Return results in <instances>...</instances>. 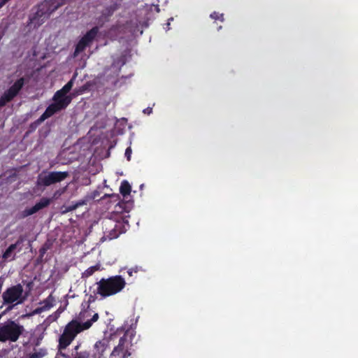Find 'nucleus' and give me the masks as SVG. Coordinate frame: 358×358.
Masks as SVG:
<instances>
[{
  "label": "nucleus",
  "instance_id": "nucleus-15",
  "mask_svg": "<svg viewBox=\"0 0 358 358\" xmlns=\"http://www.w3.org/2000/svg\"><path fill=\"white\" fill-rule=\"evenodd\" d=\"M131 187L127 180H123L121 182L120 187V192L123 196V199L127 200V198L130 196Z\"/></svg>",
  "mask_w": 358,
  "mask_h": 358
},
{
  "label": "nucleus",
  "instance_id": "nucleus-28",
  "mask_svg": "<svg viewBox=\"0 0 358 358\" xmlns=\"http://www.w3.org/2000/svg\"><path fill=\"white\" fill-rule=\"evenodd\" d=\"M138 271V268L136 267V268H129L128 270L127 273H128V275L129 276H131L133 273H136Z\"/></svg>",
  "mask_w": 358,
  "mask_h": 358
},
{
  "label": "nucleus",
  "instance_id": "nucleus-16",
  "mask_svg": "<svg viewBox=\"0 0 358 358\" xmlns=\"http://www.w3.org/2000/svg\"><path fill=\"white\" fill-rule=\"evenodd\" d=\"M93 199H94V196H86L84 199H81L77 201L74 205L69 206L68 210H73L79 206L86 205L88 201Z\"/></svg>",
  "mask_w": 358,
  "mask_h": 358
},
{
  "label": "nucleus",
  "instance_id": "nucleus-9",
  "mask_svg": "<svg viewBox=\"0 0 358 358\" xmlns=\"http://www.w3.org/2000/svg\"><path fill=\"white\" fill-rule=\"evenodd\" d=\"M99 33V27H94L81 38L76 46L75 54H79L92 43Z\"/></svg>",
  "mask_w": 358,
  "mask_h": 358
},
{
  "label": "nucleus",
  "instance_id": "nucleus-30",
  "mask_svg": "<svg viewBox=\"0 0 358 358\" xmlns=\"http://www.w3.org/2000/svg\"><path fill=\"white\" fill-rule=\"evenodd\" d=\"M48 250V248H45V246H43V248H41L40 249V250H39L41 255H42V256H43V255L45 253V252H46V250Z\"/></svg>",
  "mask_w": 358,
  "mask_h": 358
},
{
  "label": "nucleus",
  "instance_id": "nucleus-18",
  "mask_svg": "<svg viewBox=\"0 0 358 358\" xmlns=\"http://www.w3.org/2000/svg\"><path fill=\"white\" fill-rule=\"evenodd\" d=\"M107 348V343L106 341L104 340L103 341H98L96 342L94 345V348L96 350L99 354L103 355L104 351L106 350Z\"/></svg>",
  "mask_w": 358,
  "mask_h": 358
},
{
  "label": "nucleus",
  "instance_id": "nucleus-13",
  "mask_svg": "<svg viewBox=\"0 0 358 358\" xmlns=\"http://www.w3.org/2000/svg\"><path fill=\"white\" fill-rule=\"evenodd\" d=\"M134 201L131 199L124 200L119 201L115 206V212L117 213L122 214L123 213H129L133 208Z\"/></svg>",
  "mask_w": 358,
  "mask_h": 358
},
{
  "label": "nucleus",
  "instance_id": "nucleus-24",
  "mask_svg": "<svg viewBox=\"0 0 358 358\" xmlns=\"http://www.w3.org/2000/svg\"><path fill=\"white\" fill-rule=\"evenodd\" d=\"M74 358H90V353L87 351L77 352Z\"/></svg>",
  "mask_w": 358,
  "mask_h": 358
},
{
  "label": "nucleus",
  "instance_id": "nucleus-35",
  "mask_svg": "<svg viewBox=\"0 0 358 358\" xmlns=\"http://www.w3.org/2000/svg\"><path fill=\"white\" fill-rule=\"evenodd\" d=\"M39 13H40V11H39V10H38V11H37V12H36V15H38V16H41V15H40V14H39Z\"/></svg>",
  "mask_w": 358,
  "mask_h": 358
},
{
  "label": "nucleus",
  "instance_id": "nucleus-36",
  "mask_svg": "<svg viewBox=\"0 0 358 358\" xmlns=\"http://www.w3.org/2000/svg\"><path fill=\"white\" fill-rule=\"evenodd\" d=\"M78 345H77L76 348H75V350H78Z\"/></svg>",
  "mask_w": 358,
  "mask_h": 358
},
{
  "label": "nucleus",
  "instance_id": "nucleus-1",
  "mask_svg": "<svg viewBox=\"0 0 358 358\" xmlns=\"http://www.w3.org/2000/svg\"><path fill=\"white\" fill-rule=\"evenodd\" d=\"M76 74L65 85L62 89L57 90L52 96V103L50 104L45 109V112L41 117L31 124V127L36 129L40 124L46 119L52 117L53 115L65 110L71 103L73 97L71 94H68L72 89Z\"/></svg>",
  "mask_w": 358,
  "mask_h": 358
},
{
  "label": "nucleus",
  "instance_id": "nucleus-33",
  "mask_svg": "<svg viewBox=\"0 0 358 358\" xmlns=\"http://www.w3.org/2000/svg\"><path fill=\"white\" fill-rule=\"evenodd\" d=\"M99 194L97 191H94L92 194H91L90 196H94V199L96 196Z\"/></svg>",
  "mask_w": 358,
  "mask_h": 358
},
{
  "label": "nucleus",
  "instance_id": "nucleus-6",
  "mask_svg": "<svg viewBox=\"0 0 358 358\" xmlns=\"http://www.w3.org/2000/svg\"><path fill=\"white\" fill-rule=\"evenodd\" d=\"M23 287L21 284L10 286L2 293L3 305H7V308L3 315L13 309L15 305L22 303L26 299L23 296Z\"/></svg>",
  "mask_w": 358,
  "mask_h": 358
},
{
  "label": "nucleus",
  "instance_id": "nucleus-32",
  "mask_svg": "<svg viewBox=\"0 0 358 358\" xmlns=\"http://www.w3.org/2000/svg\"><path fill=\"white\" fill-rule=\"evenodd\" d=\"M110 196L112 198H115V200H117L120 199V196L118 194H112Z\"/></svg>",
  "mask_w": 358,
  "mask_h": 358
},
{
  "label": "nucleus",
  "instance_id": "nucleus-7",
  "mask_svg": "<svg viewBox=\"0 0 358 358\" xmlns=\"http://www.w3.org/2000/svg\"><path fill=\"white\" fill-rule=\"evenodd\" d=\"M69 176L67 171H43L36 180L38 187H45L64 180Z\"/></svg>",
  "mask_w": 358,
  "mask_h": 358
},
{
  "label": "nucleus",
  "instance_id": "nucleus-19",
  "mask_svg": "<svg viewBox=\"0 0 358 358\" xmlns=\"http://www.w3.org/2000/svg\"><path fill=\"white\" fill-rule=\"evenodd\" d=\"M100 266L99 264L92 266L86 269L82 274V278H89L94 273L99 269Z\"/></svg>",
  "mask_w": 358,
  "mask_h": 358
},
{
  "label": "nucleus",
  "instance_id": "nucleus-26",
  "mask_svg": "<svg viewBox=\"0 0 358 358\" xmlns=\"http://www.w3.org/2000/svg\"><path fill=\"white\" fill-rule=\"evenodd\" d=\"M87 89H88V87H87L86 85H83V86L80 87V88L77 89V90H76V93L77 94H83V93H84L85 91H87Z\"/></svg>",
  "mask_w": 358,
  "mask_h": 358
},
{
  "label": "nucleus",
  "instance_id": "nucleus-20",
  "mask_svg": "<svg viewBox=\"0 0 358 358\" xmlns=\"http://www.w3.org/2000/svg\"><path fill=\"white\" fill-rule=\"evenodd\" d=\"M46 350L44 349H41L39 351L34 352L29 355V358H43L46 355Z\"/></svg>",
  "mask_w": 358,
  "mask_h": 358
},
{
  "label": "nucleus",
  "instance_id": "nucleus-3",
  "mask_svg": "<svg viewBox=\"0 0 358 358\" xmlns=\"http://www.w3.org/2000/svg\"><path fill=\"white\" fill-rule=\"evenodd\" d=\"M96 285L97 287L94 294L105 299L120 292L125 287L126 281L122 276L117 275L108 278H102Z\"/></svg>",
  "mask_w": 358,
  "mask_h": 358
},
{
  "label": "nucleus",
  "instance_id": "nucleus-25",
  "mask_svg": "<svg viewBox=\"0 0 358 358\" xmlns=\"http://www.w3.org/2000/svg\"><path fill=\"white\" fill-rule=\"evenodd\" d=\"M98 319H99V314L95 313V314H94V315L92 316V317L90 320H88L86 322H84L83 323H89L90 324L89 329H90L92 327V324L94 322H96Z\"/></svg>",
  "mask_w": 358,
  "mask_h": 358
},
{
  "label": "nucleus",
  "instance_id": "nucleus-27",
  "mask_svg": "<svg viewBox=\"0 0 358 358\" xmlns=\"http://www.w3.org/2000/svg\"><path fill=\"white\" fill-rule=\"evenodd\" d=\"M131 152H132L131 148L130 147L127 148L125 150L124 155L128 161H130V159H131Z\"/></svg>",
  "mask_w": 358,
  "mask_h": 358
},
{
  "label": "nucleus",
  "instance_id": "nucleus-2",
  "mask_svg": "<svg viewBox=\"0 0 358 358\" xmlns=\"http://www.w3.org/2000/svg\"><path fill=\"white\" fill-rule=\"evenodd\" d=\"M87 313V310L81 311L78 316L68 322L59 338V349H66L72 341L76 338L78 334L89 329V323H83L82 320L85 318Z\"/></svg>",
  "mask_w": 358,
  "mask_h": 358
},
{
  "label": "nucleus",
  "instance_id": "nucleus-5",
  "mask_svg": "<svg viewBox=\"0 0 358 358\" xmlns=\"http://www.w3.org/2000/svg\"><path fill=\"white\" fill-rule=\"evenodd\" d=\"M24 328L18 322L8 319L0 324V342L15 343L23 334Z\"/></svg>",
  "mask_w": 358,
  "mask_h": 358
},
{
  "label": "nucleus",
  "instance_id": "nucleus-21",
  "mask_svg": "<svg viewBox=\"0 0 358 358\" xmlns=\"http://www.w3.org/2000/svg\"><path fill=\"white\" fill-rule=\"evenodd\" d=\"M44 311H46L45 310V308H44L43 307V306H39L38 308H36V309H34L32 312L25 315H23V317H31V316H34L35 315H38V314H41V313L44 312Z\"/></svg>",
  "mask_w": 358,
  "mask_h": 358
},
{
  "label": "nucleus",
  "instance_id": "nucleus-12",
  "mask_svg": "<svg viewBox=\"0 0 358 358\" xmlns=\"http://www.w3.org/2000/svg\"><path fill=\"white\" fill-rule=\"evenodd\" d=\"M24 241V238L23 236H20L17 241L9 245V247L6 250V251L3 253L2 258L4 260L12 261L15 259V255H13V252L18 248V252L21 251L22 248L20 247V245Z\"/></svg>",
  "mask_w": 358,
  "mask_h": 358
},
{
  "label": "nucleus",
  "instance_id": "nucleus-17",
  "mask_svg": "<svg viewBox=\"0 0 358 358\" xmlns=\"http://www.w3.org/2000/svg\"><path fill=\"white\" fill-rule=\"evenodd\" d=\"M54 303L55 298L52 294H50L45 299L41 301L40 304L43 306L44 308H45V310H48L54 306Z\"/></svg>",
  "mask_w": 358,
  "mask_h": 358
},
{
  "label": "nucleus",
  "instance_id": "nucleus-34",
  "mask_svg": "<svg viewBox=\"0 0 358 358\" xmlns=\"http://www.w3.org/2000/svg\"><path fill=\"white\" fill-rule=\"evenodd\" d=\"M57 194H58V195H60V194H61V192H59V190H58V191H56V192L54 194V196H55V197H56Z\"/></svg>",
  "mask_w": 358,
  "mask_h": 358
},
{
  "label": "nucleus",
  "instance_id": "nucleus-10",
  "mask_svg": "<svg viewBox=\"0 0 358 358\" xmlns=\"http://www.w3.org/2000/svg\"><path fill=\"white\" fill-rule=\"evenodd\" d=\"M128 340L127 334L122 336L119 340L118 345L113 349L111 356H117L122 354L123 358H127L131 355L128 348Z\"/></svg>",
  "mask_w": 358,
  "mask_h": 358
},
{
  "label": "nucleus",
  "instance_id": "nucleus-14",
  "mask_svg": "<svg viewBox=\"0 0 358 358\" xmlns=\"http://www.w3.org/2000/svg\"><path fill=\"white\" fill-rule=\"evenodd\" d=\"M119 0H110V4L106 6L102 12V15L105 18L109 17L114 12L118 9L120 6Z\"/></svg>",
  "mask_w": 358,
  "mask_h": 358
},
{
  "label": "nucleus",
  "instance_id": "nucleus-29",
  "mask_svg": "<svg viewBox=\"0 0 358 358\" xmlns=\"http://www.w3.org/2000/svg\"><path fill=\"white\" fill-rule=\"evenodd\" d=\"M96 294H94V295H90L88 299V303H92L96 300Z\"/></svg>",
  "mask_w": 358,
  "mask_h": 358
},
{
  "label": "nucleus",
  "instance_id": "nucleus-23",
  "mask_svg": "<svg viewBox=\"0 0 358 358\" xmlns=\"http://www.w3.org/2000/svg\"><path fill=\"white\" fill-rule=\"evenodd\" d=\"M210 17L215 20H219L221 22L224 21V15L222 13H219L218 12H213L210 14Z\"/></svg>",
  "mask_w": 358,
  "mask_h": 358
},
{
  "label": "nucleus",
  "instance_id": "nucleus-8",
  "mask_svg": "<svg viewBox=\"0 0 358 358\" xmlns=\"http://www.w3.org/2000/svg\"><path fill=\"white\" fill-rule=\"evenodd\" d=\"M26 80L22 77L17 79L8 90H6L0 98V108L3 107L7 103L16 97L25 84Z\"/></svg>",
  "mask_w": 358,
  "mask_h": 358
},
{
  "label": "nucleus",
  "instance_id": "nucleus-11",
  "mask_svg": "<svg viewBox=\"0 0 358 358\" xmlns=\"http://www.w3.org/2000/svg\"><path fill=\"white\" fill-rule=\"evenodd\" d=\"M51 203V199L43 197L40 199L38 202H37L34 206L31 208H26L22 211L23 217H26L27 216L31 215L38 210L48 206Z\"/></svg>",
  "mask_w": 358,
  "mask_h": 358
},
{
  "label": "nucleus",
  "instance_id": "nucleus-4",
  "mask_svg": "<svg viewBox=\"0 0 358 358\" xmlns=\"http://www.w3.org/2000/svg\"><path fill=\"white\" fill-rule=\"evenodd\" d=\"M127 216H121L120 220L113 221L108 220L104 224V236L101 238V241L113 240L117 238L120 234L125 233L129 227Z\"/></svg>",
  "mask_w": 358,
  "mask_h": 358
},
{
  "label": "nucleus",
  "instance_id": "nucleus-22",
  "mask_svg": "<svg viewBox=\"0 0 358 358\" xmlns=\"http://www.w3.org/2000/svg\"><path fill=\"white\" fill-rule=\"evenodd\" d=\"M44 311H46L45 310V308H44L43 307V306H39L38 308H36V309H34L32 312L25 315H23V317H31V316H34L35 315H38V314H41V313L44 312Z\"/></svg>",
  "mask_w": 358,
  "mask_h": 358
},
{
  "label": "nucleus",
  "instance_id": "nucleus-31",
  "mask_svg": "<svg viewBox=\"0 0 358 358\" xmlns=\"http://www.w3.org/2000/svg\"><path fill=\"white\" fill-rule=\"evenodd\" d=\"M152 111V109L151 108H145L144 110H143V113L145 114H148V115H150Z\"/></svg>",
  "mask_w": 358,
  "mask_h": 358
}]
</instances>
